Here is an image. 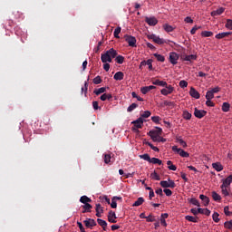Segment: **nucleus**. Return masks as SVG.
<instances>
[{"instance_id":"14","label":"nucleus","mask_w":232,"mask_h":232,"mask_svg":"<svg viewBox=\"0 0 232 232\" xmlns=\"http://www.w3.org/2000/svg\"><path fill=\"white\" fill-rule=\"evenodd\" d=\"M225 10H226V8L220 7V8L217 9L216 11H212L210 13V15L212 17H217V15H222V14H224Z\"/></svg>"},{"instance_id":"46","label":"nucleus","mask_w":232,"mask_h":232,"mask_svg":"<svg viewBox=\"0 0 232 232\" xmlns=\"http://www.w3.org/2000/svg\"><path fill=\"white\" fill-rule=\"evenodd\" d=\"M163 28H164L165 32H168V33L173 32V30H175V29L173 28V26H171V25H169V24H165L163 25Z\"/></svg>"},{"instance_id":"39","label":"nucleus","mask_w":232,"mask_h":232,"mask_svg":"<svg viewBox=\"0 0 232 232\" xmlns=\"http://www.w3.org/2000/svg\"><path fill=\"white\" fill-rule=\"evenodd\" d=\"M205 97L207 101H211V99H215V94L211 91H208Z\"/></svg>"},{"instance_id":"21","label":"nucleus","mask_w":232,"mask_h":232,"mask_svg":"<svg viewBox=\"0 0 232 232\" xmlns=\"http://www.w3.org/2000/svg\"><path fill=\"white\" fill-rule=\"evenodd\" d=\"M97 222H98L99 226H101L102 227L103 231H106V227H108V223L104 219H102V218H98Z\"/></svg>"},{"instance_id":"52","label":"nucleus","mask_w":232,"mask_h":232,"mask_svg":"<svg viewBox=\"0 0 232 232\" xmlns=\"http://www.w3.org/2000/svg\"><path fill=\"white\" fill-rule=\"evenodd\" d=\"M221 192L225 197H229V192L227 191V188L226 187H220Z\"/></svg>"},{"instance_id":"9","label":"nucleus","mask_w":232,"mask_h":232,"mask_svg":"<svg viewBox=\"0 0 232 232\" xmlns=\"http://www.w3.org/2000/svg\"><path fill=\"white\" fill-rule=\"evenodd\" d=\"M194 115L195 117H197V119H203V117H206V115H208V111L195 108Z\"/></svg>"},{"instance_id":"33","label":"nucleus","mask_w":232,"mask_h":232,"mask_svg":"<svg viewBox=\"0 0 232 232\" xmlns=\"http://www.w3.org/2000/svg\"><path fill=\"white\" fill-rule=\"evenodd\" d=\"M140 159H142L143 160H146L147 162H151V157H150V154L146 153V154H142L140 155Z\"/></svg>"},{"instance_id":"54","label":"nucleus","mask_w":232,"mask_h":232,"mask_svg":"<svg viewBox=\"0 0 232 232\" xmlns=\"http://www.w3.org/2000/svg\"><path fill=\"white\" fill-rule=\"evenodd\" d=\"M151 179H154V180H160V176L157 174L156 171L150 174Z\"/></svg>"},{"instance_id":"4","label":"nucleus","mask_w":232,"mask_h":232,"mask_svg":"<svg viewBox=\"0 0 232 232\" xmlns=\"http://www.w3.org/2000/svg\"><path fill=\"white\" fill-rule=\"evenodd\" d=\"M172 151H174V153H178V155L183 157L184 159H188V157H189V153L186 152L182 149H178L177 146L172 147Z\"/></svg>"},{"instance_id":"60","label":"nucleus","mask_w":232,"mask_h":232,"mask_svg":"<svg viewBox=\"0 0 232 232\" xmlns=\"http://www.w3.org/2000/svg\"><path fill=\"white\" fill-rule=\"evenodd\" d=\"M163 192L165 193V195H166L167 197H171V196L173 195V191H171V189H169V188H165V189L163 190Z\"/></svg>"},{"instance_id":"61","label":"nucleus","mask_w":232,"mask_h":232,"mask_svg":"<svg viewBox=\"0 0 232 232\" xmlns=\"http://www.w3.org/2000/svg\"><path fill=\"white\" fill-rule=\"evenodd\" d=\"M155 217H153V215L150 214L147 218H146V221L147 222H155Z\"/></svg>"},{"instance_id":"30","label":"nucleus","mask_w":232,"mask_h":232,"mask_svg":"<svg viewBox=\"0 0 232 232\" xmlns=\"http://www.w3.org/2000/svg\"><path fill=\"white\" fill-rule=\"evenodd\" d=\"M212 167L214 169H216V171H222V169H224V167L219 162L213 163Z\"/></svg>"},{"instance_id":"11","label":"nucleus","mask_w":232,"mask_h":232,"mask_svg":"<svg viewBox=\"0 0 232 232\" xmlns=\"http://www.w3.org/2000/svg\"><path fill=\"white\" fill-rule=\"evenodd\" d=\"M108 221L111 222V224H117V215L113 210H111L108 214Z\"/></svg>"},{"instance_id":"32","label":"nucleus","mask_w":232,"mask_h":232,"mask_svg":"<svg viewBox=\"0 0 232 232\" xmlns=\"http://www.w3.org/2000/svg\"><path fill=\"white\" fill-rule=\"evenodd\" d=\"M104 92H106V87H101L99 89H95L93 93H95V95H101V93H104Z\"/></svg>"},{"instance_id":"19","label":"nucleus","mask_w":232,"mask_h":232,"mask_svg":"<svg viewBox=\"0 0 232 232\" xmlns=\"http://www.w3.org/2000/svg\"><path fill=\"white\" fill-rule=\"evenodd\" d=\"M199 198L200 200H202L203 206L205 207L209 206V198H208V196L201 194L199 195Z\"/></svg>"},{"instance_id":"47","label":"nucleus","mask_w":232,"mask_h":232,"mask_svg":"<svg viewBox=\"0 0 232 232\" xmlns=\"http://www.w3.org/2000/svg\"><path fill=\"white\" fill-rule=\"evenodd\" d=\"M83 209H85V211H88L89 213H92V208H93L92 205H90V203H85L82 206Z\"/></svg>"},{"instance_id":"55","label":"nucleus","mask_w":232,"mask_h":232,"mask_svg":"<svg viewBox=\"0 0 232 232\" xmlns=\"http://www.w3.org/2000/svg\"><path fill=\"white\" fill-rule=\"evenodd\" d=\"M224 213H225V215H226L227 217H231L232 212L229 211V207H228V206H226V207L224 208Z\"/></svg>"},{"instance_id":"63","label":"nucleus","mask_w":232,"mask_h":232,"mask_svg":"<svg viewBox=\"0 0 232 232\" xmlns=\"http://www.w3.org/2000/svg\"><path fill=\"white\" fill-rule=\"evenodd\" d=\"M111 208H112V209L117 208V200L113 198H111Z\"/></svg>"},{"instance_id":"12","label":"nucleus","mask_w":232,"mask_h":232,"mask_svg":"<svg viewBox=\"0 0 232 232\" xmlns=\"http://www.w3.org/2000/svg\"><path fill=\"white\" fill-rule=\"evenodd\" d=\"M197 54L182 55L181 61H187V63H191L192 61H197Z\"/></svg>"},{"instance_id":"44","label":"nucleus","mask_w":232,"mask_h":232,"mask_svg":"<svg viewBox=\"0 0 232 232\" xmlns=\"http://www.w3.org/2000/svg\"><path fill=\"white\" fill-rule=\"evenodd\" d=\"M103 160H104L105 164H110V162H111V155L104 154Z\"/></svg>"},{"instance_id":"20","label":"nucleus","mask_w":232,"mask_h":232,"mask_svg":"<svg viewBox=\"0 0 232 232\" xmlns=\"http://www.w3.org/2000/svg\"><path fill=\"white\" fill-rule=\"evenodd\" d=\"M113 79L115 81H122L124 79V72H117L114 76Z\"/></svg>"},{"instance_id":"38","label":"nucleus","mask_w":232,"mask_h":232,"mask_svg":"<svg viewBox=\"0 0 232 232\" xmlns=\"http://www.w3.org/2000/svg\"><path fill=\"white\" fill-rule=\"evenodd\" d=\"M229 108H231V105H229L227 102H224L222 105V111L227 113V111H229Z\"/></svg>"},{"instance_id":"53","label":"nucleus","mask_w":232,"mask_h":232,"mask_svg":"<svg viewBox=\"0 0 232 232\" xmlns=\"http://www.w3.org/2000/svg\"><path fill=\"white\" fill-rule=\"evenodd\" d=\"M131 95L133 97V99H137V101H140V102H142V101H144V99H142L140 96L137 95V92H132Z\"/></svg>"},{"instance_id":"26","label":"nucleus","mask_w":232,"mask_h":232,"mask_svg":"<svg viewBox=\"0 0 232 232\" xmlns=\"http://www.w3.org/2000/svg\"><path fill=\"white\" fill-rule=\"evenodd\" d=\"M144 204V198H138V199L133 203V208H139Z\"/></svg>"},{"instance_id":"23","label":"nucleus","mask_w":232,"mask_h":232,"mask_svg":"<svg viewBox=\"0 0 232 232\" xmlns=\"http://www.w3.org/2000/svg\"><path fill=\"white\" fill-rule=\"evenodd\" d=\"M198 212H199L200 215H206L207 217H209L211 215V210L208 208H198Z\"/></svg>"},{"instance_id":"36","label":"nucleus","mask_w":232,"mask_h":232,"mask_svg":"<svg viewBox=\"0 0 232 232\" xmlns=\"http://www.w3.org/2000/svg\"><path fill=\"white\" fill-rule=\"evenodd\" d=\"M122 28H121V26H118L113 33V35L116 39H121V36H119V34H121Z\"/></svg>"},{"instance_id":"29","label":"nucleus","mask_w":232,"mask_h":232,"mask_svg":"<svg viewBox=\"0 0 232 232\" xmlns=\"http://www.w3.org/2000/svg\"><path fill=\"white\" fill-rule=\"evenodd\" d=\"M80 202L82 204H89V202H92V198H88V196H82L80 198Z\"/></svg>"},{"instance_id":"15","label":"nucleus","mask_w":232,"mask_h":232,"mask_svg":"<svg viewBox=\"0 0 232 232\" xmlns=\"http://www.w3.org/2000/svg\"><path fill=\"white\" fill-rule=\"evenodd\" d=\"M133 124L134 128H142V125L144 124V120L142 118H139L138 120L131 122Z\"/></svg>"},{"instance_id":"48","label":"nucleus","mask_w":232,"mask_h":232,"mask_svg":"<svg viewBox=\"0 0 232 232\" xmlns=\"http://www.w3.org/2000/svg\"><path fill=\"white\" fill-rule=\"evenodd\" d=\"M229 186H231L230 181L227 179H223V183L221 185V188H228Z\"/></svg>"},{"instance_id":"16","label":"nucleus","mask_w":232,"mask_h":232,"mask_svg":"<svg viewBox=\"0 0 232 232\" xmlns=\"http://www.w3.org/2000/svg\"><path fill=\"white\" fill-rule=\"evenodd\" d=\"M155 86L153 85H150V86H145V87H141L140 88V92L141 93H143V95H146V93H149V92H151V90H155Z\"/></svg>"},{"instance_id":"17","label":"nucleus","mask_w":232,"mask_h":232,"mask_svg":"<svg viewBox=\"0 0 232 232\" xmlns=\"http://www.w3.org/2000/svg\"><path fill=\"white\" fill-rule=\"evenodd\" d=\"M96 217H98V218H101V217H102V213H104V208H102V206H101V204H96Z\"/></svg>"},{"instance_id":"42","label":"nucleus","mask_w":232,"mask_h":232,"mask_svg":"<svg viewBox=\"0 0 232 232\" xmlns=\"http://www.w3.org/2000/svg\"><path fill=\"white\" fill-rule=\"evenodd\" d=\"M188 202H190V204H193V206H197L198 208H200V203L198 202V200L195 198H192L188 200Z\"/></svg>"},{"instance_id":"27","label":"nucleus","mask_w":232,"mask_h":232,"mask_svg":"<svg viewBox=\"0 0 232 232\" xmlns=\"http://www.w3.org/2000/svg\"><path fill=\"white\" fill-rule=\"evenodd\" d=\"M101 101H111V99H113V96L111 94H108V93H103L101 97H100Z\"/></svg>"},{"instance_id":"34","label":"nucleus","mask_w":232,"mask_h":232,"mask_svg":"<svg viewBox=\"0 0 232 232\" xmlns=\"http://www.w3.org/2000/svg\"><path fill=\"white\" fill-rule=\"evenodd\" d=\"M154 57L159 61L160 63H164L166 61V58L164 55L159 54V53H154Z\"/></svg>"},{"instance_id":"49","label":"nucleus","mask_w":232,"mask_h":232,"mask_svg":"<svg viewBox=\"0 0 232 232\" xmlns=\"http://www.w3.org/2000/svg\"><path fill=\"white\" fill-rule=\"evenodd\" d=\"M136 108H139V105L137 103H132L131 105H130L127 109V111L131 112L133 111V110H135Z\"/></svg>"},{"instance_id":"59","label":"nucleus","mask_w":232,"mask_h":232,"mask_svg":"<svg viewBox=\"0 0 232 232\" xmlns=\"http://www.w3.org/2000/svg\"><path fill=\"white\" fill-rule=\"evenodd\" d=\"M225 26H226V28H227V30H232V20L227 19Z\"/></svg>"},{"instance_id":"45","label":"nucleus","mask_w":232,"mask_h":232,"mask_svg":"<svg viewBox=\"0 0 232 232\" xmlns=\"http://www.w3.org/2000/svg\"><path fill=\"white\" fill-rule=\"evenodd\" d=\"M201 35L203 37H213V32H211V31H203L201 33Z\"/></svg>"},{"instance_id":"7","label":"nucleus","mask_w":232,"mask_h":232,"mask_svg":"<svg viewBox=\"0 0 232 232\" xmlns=\"http://www.w3.org/2000/svg\"><path fill=\"white\" fill-rule=\"evenodd\" d=\"M149 135L150 139H153V137H159L162 135V129L160 127H157L155 130H150Z\"/></svg>"},{"instance_id":"1","label":"nucleus","mask_w":232,"mask_h":232,"mask_svg":"<svg viewBox=\"0 0 232 232\" xmlns=\"http://www.w3.org/2000/svg\"><path fill=\"white\" fill-rule=\"evenodd\" d=\"M117 55H118L117 51L113 48H111L110 50L106 51L105 53H102L101 55L102 63H108V60L111 57H112V59H115Z\"/></svg>"},{"instance_id":"3","label":"nucleus","mask_w":232,"mask_h":232,"mask_svg":"<svg viewBox=\"0 0 232 232\" xmlns=\"http://www.w3.org/2000/svg\"><path fill=\"white\" fill-rule=\"evenodd\" d=\"M161 188H170L173 189V188H176L175 181L173 179H169L168 181L162 180L160 182Z\"/></svg>"},{"instance_id":"13","label":"nucleus","mask_w":232,"mask_h":232,"mask_svg":"<svg viewBox=\"0 0 232 232\" xmlns=\"http://www.w3.org/2000/svg\"><path fill=\"white\" fill-rule=\"evenodd\" d=\"M150 39H152V41L155 42L156 44H164V43H166V40H164L155 34L150 35Z\"/></svg>"},{"instance_id":"28","label":"nucleus","mask_w":232,"mask_h":232,"mask_svg":"<svg viewBox=\"0 0 232 232\" xmlns=\"http://www.w3.org/2000/svg\"><path fill=\"white\" fill-rule=\"evenodd\" d=\"M212 198L216 202H220L222 200V197L218 193H217L216 191L212 192Z\"/></svg>"},{"instance_id":"22","label":"nucleus","mask_w":232,"mask_h":232,"mask_svg":"<svg viewBox=\"0 0 232 232\" xmlns=\"http://www.w3.org/2000/svg\"><path fill=\"white\" fill-rule=\"evenodd\" d=\"M231 35L230 32L219 33L216 34V39H224L225 37H229Z\"/></svg>"},{"instance_id":"2","label":"nucleus","mask_w":232,"mask_h":232,"mask_svg":"<svg viewBox=\"0 0 232 232\" xmlns=\"http://www.w3.org/2000/svg\"><path fill=\"white\" fill-rule=\"evenodd\" d=\"M124 39L126 43H128L129 46L131 48H137V38H135V36L125 34Z\"/></svg>"},{"instance_id":"40","label":"nucleus","mask_w":232,"mask_h":232,"mask_svg":"<svg viewBox=\"0 0 232 232\" xmlns=\"http://www.w3.org/2000/svg\"><path fill=\"white\" fill-rule=\"evenodd\" d=\"M150 164H158L160 166L162 164V160H159L158 158H150Z\"/></svg>"},{"instance_id":"64","label":"nucleus","mask_w":232,"mask_h":232,"mask_svg":"<svg viewBox=\"0 0 232 232\" xmlns=\"http://www.w3.org/2000/svg\"><path fill=\"white\" fill-rule=\"evenodd\" d=\"M90 81V78L87 79V82L84 83V87H82V92H85V93L88 92V82Z\"/></svg>"},{"instance_id":"25","label":"nucleus","mask_w":232,"mask_h":232,"mask_svg":"<svg viewBox=\"0 0 232 232\" xmlns=\"http://www.w3.org/2000/svg\"><path fill=\"white\" fill-rule=\"evenodd\" d=\"M152 84H154L155 86H163V87L168 86V82L160 80L153 81Z\"/></svg>"},{"instance_id":"43","label":"nucleus","mask_w":232,"mask_h":232,"mask_svg":"<svg viewBox=\"0 0 232 232\" xmlns=\"http://www.w3.org/2000/svg\"><path fill=\"white\" fill-rule=\"evenodd\" d=\"M218 217H220V215L218 214V212H214L212 215V219L214 220V222L218 223L220 222V218H218Z\"/></svg>"},{"instance_id":"6","label":"nucleus","mask_w":232,"mask_h":232,"mask_svg":"<svg viewBox=\"0 0 232 232\" xmlns=\"http://www.w3.org/2000/svg\"><path fill=\"white\" fill-rule=\"evenodd\" d=\"M172 92H175V88L171 85H168L167 83V85L164 86V89L160 91V93L161 95H169Z\"/></svg>"},{"instance_id":"41","label":"nucleus","mask_w":232,"mask_h":232,"mask_svg":"<svg viewBox=\"0 0 232 232\" xmlns=\"http://www.w3.org/2000/svg\"><path fill=\"white\" fill-rule=\"evenodd\" d=\"M198 218H194L193 216H186L185 220H188V222H194L197 223L198 220H197Z\"/></svg>"},{"instance_id":"57","label":"nucleus","mask_w":232,"mask_h":232,"mask_svg":"<svg viewBox=\"0 0 232 232\" xmlns=\"http://www.w3.org/2000/svg\"><path fill=\"white\" fill-rule=\"evenodd\" d=\"M102 82V79H101V76H96L93 79V84H101Z\"/></svg>"},{"instance_id":"10","label":"nucleus","mask_w":232,"mask_h":232,"mask_svg":"<svg viewBox=\"0 0 232 232\" xmlns=\"http://www.w3.org/2000/svg\"><path fill=\"white\" fill-rule=\"evenodd\" d=\"M83 224H85V227H88L89 229H92V227H95L97 226V222H95V219L87 218L83 221Z\"/></svg>"},{"instance_id":"58","label":"nucleus","mask_w":232,"mask_h":232,"mask_svg":"<svg viewBox=\"0 0 232 232\" xmlns=\"http://www.w3.org/2000/svg\"><path fill=\"white\" fill-rule=\"evenodd\" d=\"M224 226L226 229H231L232 231V220L225 222Z\"/></svg>"},{"instance_id":"35","label":"nucleus","mask_w":232,"mask_h":232,"mask_svg":"<svg viewBox=\"0 0 232 232\" xmlns=\"http://www.w3.org/2000/svg\"><path fill=\"white\" fill-rule=\"evenodd\" d=\"M151 139H152L153 142H166V139L162 138L160 136L152 137Z\"/></svg>"},{"instance_id":"51","label":"nucleus","mask_w":232,"mask_h":232,"mask_svg":"<svg viewBox=\"0 0 232 232\" xmlns=\"http://www.w3.org/2000/svg\"><path fill=\"white\" fill-rule=\"evenodd\" d=\"M151 121L152 122H155V124H160L161 119L160 116H152Z\"/></svg>"},{"instance_id":"56","label":"nucleus","mask_w":232,"mask_h":232,"mask_svg":"<svg viewBox=\"0 0 232 232\" xmlns=\"http://www.w3.org/2000/svg\"><path fill=\"white\" fill-rule=\"evenodd\" d=\"M151 116V111H145L142 114H141V117L143 118V119H148L149 117H150Z\"/></svg>"},{"instance_id":"37","label":"nucleus","mask_w":232,"mask_h":232,"mask_svg":"<svg viewBox=\"0 0 232 232\" xmlns=\"http://www.w3.org/2000/svg\"><path fill=\"white\" fill-rule=\"evenodd\" d=\"M114 59L118 64H122L124 63V56L122 55H116Z\"/></svg>"},{"instance_id":"24","label":"nucleus","mask_w":232,"mask_h":232,"mask_svg":"<svg viewBox=\"0 0 232 232\" xmlns=\"http://www.w3.org/2000/svg\"><path fill=\"white\" fill-rule=\"evenodd\" d=\"M176 141L182 146V148H188V143L182 140V137L180 136H176Z\"/></svg>"},{"instance_id":"50","label":"nucleus","mask_w":232,"mask_h":232,"mask_svg":"<svg viewBox=\"0 0 232 232\" xmlns=\"http://www.w3.org/2000/svg\"><path fill=\"white\" fill-rule=\"evenodd\" d=\"M183 119H186V121H189L191 119V113L189 111H185L183 112Z\"/></svg>"},{"instance_id":"31","label":"nucleus","mask_w":232,"mask_h":232,"mask_svg":"<svg viewBox=\"0 0 232 232\" xmlns=\"http://www.w3.org/2000/svg\"><path fill=\"white\" fill-rule=\"evenodd\" d=\"M167 166H169V169L171 171H177V166L173 165V162L171 160L167 161Z\"/></svg>"},{"instance_id":"5","label":"nucleus","mask_w":232,"mask_h":232,"mask_svg":"<svg viewBox=\"0 0 232 232\" xmlns=\"http://www.w3.org/2000/svg\"><path fill=\"white\" fill-rule=\"evenodd\" d=\"M179 54L175 52H171L169 53V63H171L173 65L177 64L179 63Z\"/></svg>"},{"instance_id":"8","label":"nucleus","mask_w":232,"mask_h":232,"mask_svg":"<svg viewBox=\"0 0 232 232\" xmlns=\"http://www.w3.org/2000/svg\"><path fill=\"white\" fill-rule=\"evenodd\" d=\"M145 23H147L149 26H156V24L159 23V20H157L155 16H151V17L146 16Z\"/></svg>"},{"instance_id":"62","label":"nucleus","mask_w":232,"mask_h":232,"mask_svg":"<svg viewBox=\"0 0 232 232\" xmlns=\"http://www.w3.org/2000/svg\"><path fill=\"white\" fill-rule=\"evenodd\" d=\"M179 86H180V88H188V82H186V80L180 81Z\"/></svg>"},{"instance_id":"18","label":"nucleus","mask_w":232,"mask_h":232,"mask_svg":"<svg viewBox=\"0 0 232 232\" xmlns=\"http://www.w3.org/2000/svg\"><path fill=\"white\" fill-rule=\"evenodd\" d=\"M189 95L194 99H200V93L196 91L195 88L191 87L189 91Z\"/></svg>"}]
</instances>
